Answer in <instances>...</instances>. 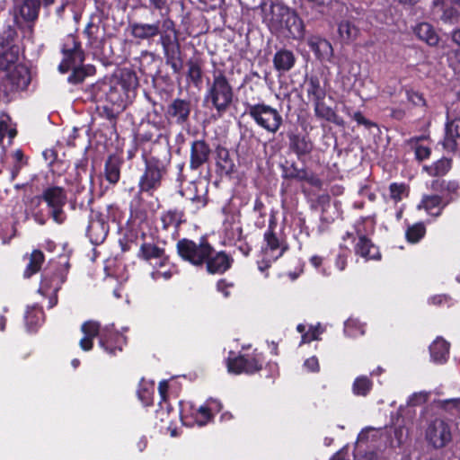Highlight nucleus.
<instances>
[{"label":"nucleus","mask_w":460,"mask_h":460,"mask_svg":"<svg viewBox=\"0 0 460 460\" xmlns=\"http://www.w3.org/2000/svg\"><path fill=\"white\" fill-rule=\"evenodd\" d=\"M175 250L178 257L197 269H206L210 275H222L228 271L234 258L226 251H217L206 235L198 241L183 237L177 241Z\"/></svg>","instance_id":"obj_1"},{"label":"nucleus","mask_w":460,"mask_h":460,"mask_svg":"<svg viewBox=\"0 0 460 460\" xmlns=\"http://www.w3.org/2000/svg\"><path fill=\"white\" fill-rule=\"evenodd\" d=\"M144 170L138 180L137 194L153 196L167 176L172 163V152L168 144L154 142L149 148H142Z\"/></svg>","instance_id":"obj_2"},{"label":"nucleus","mask_w":460,"mask_h":460,"mask_svg":"<svg viewBox=\"0 0 460 460\" xmlns=\"http://www.w3.org/2000/svg\"><path fill=\"white\" fill-rule=\"evenodd\" d=\"M137 86L138 79L136 73L125 69L120 72L119 76L105 77L92 84L86 89V93L93 102L126 108Z\"/></svg>","instance_id":"obj_3"},{"label":"nucleus","mask_w":460,"mask_h":460,"mask_svg":"<svg viewBox=\"0 0 460 460\" xmlns=\"http://www.w3.org/2000/svg\"><path fill=\"white\" fill-rule=\"evenodd\" d=\"M234 87L224 69L216 68L212 72V81L208 83L205 100L216 110L218 117H223L234 102Z\"/></svg>","instance_id":"obj_4"},{"label":"nucleus","mask_w":460,"mask_h":460,"mask_svg":"<svg viewBox=\"0 0 460 460\" xmlns=\"http://www.w3.org/2000/svg\"><path fill=\"white\" fill-rule=\"evenodd\" d=\"M281 185L280 192H287L293 182H297L301 186L304 194L308 192L305 185L313 187L318 190L323 187V181L316 172H313L307 166L303 164L299 166L294 160H286L280 164Z\"/></svg>","instance_id":"obj_5"},{"label":"nucleus","mask_w":460,"mask_h":460,"mask_svg":"<svg viewBox=\"0 0 460 460\" xmlns=\"http://www.w3.org/2000/svg\"><path fill=\"white\" fill-rule=\"evenodd\" d=\"M163 31L159 35L158 43L162 46L165 64L173 74H180L183 68V59L179 40V31L175 22L167 16L162 21Z\"/></svg>","instance_id":"obj_6"},{"label":"nucleus","mask_w":460,"mask_h":460,"mask_svg":"<svg viewBox=\"0 0 460 460\" xmlns=\"http://www.w3.org/2000/svg\"><path fill=\"white\" fill-rule=\"evenodd\" d=\"M375 230L373 223L367 225L366 217H360L354 224V232H346L342 240L352 239L354 244V253L356 256L363 258L365 261H380L382 258L379 247L376 245L368 237Z\"/></svg>","instance_id":"obj_7"},{"label":"nucleus","mask_w":460,"mask_h":460,"mask_svg":"<svg viewBox=\"0 0 460 460\" xmlns=\"http://www.w3.org/2000/svg\"><path fill=\"white\" fill-rule=\"evenodd\" d=\"M243 106L247 114L254 123L269 133L276 134L283 125L280 112L264 102L251 103L244 102Z\"/></svg>","instance_id":"obj_8"},{"label":"nucleus","mask_w":460,"mask_h":460,"mask_svg":"<svg viewBox=\"0 0 460 460\" xmlns=\"http://www.w3.org/2000/svg\"><path fill=\"white\" fill-rule=\"evenodd\" d=\"M265 357L262 352L254 349L252 353L234 355L230 351L226 359L227 371L234 375H254L262 369Z\"/></svg>","instance_id":"obj_9"},{"label":"nucleus","mask_w":460,"mask_h":460,"mask_svg":"<svg viewBox=\"0 0 460 460\" xmlns=\"http://www.w3.org/2000/svg\"><path fill=\"white\" fill-rule=\"evenodd\" d=\"M61 62L58 65V71L61 74L68 73L72 67L82 65L85 60V53L78 36L70 33L66 35L60 42Z\"/></svg>","instance_id":"obj_10"},{"label":"nucleus","mask_w":460,"mask_h":460,"mask_svg":"<svg viewBox=\"0 0 460 460\" xmlns=\"http://www.w3.org/2000/svg\"><path fill=\"white\" fill-rule=\"evenodd\" d=\"M41 199L49 208V216L58 225L63 224L66 219L64 207L67 202V193L64 187L50 185L43 189Z\"/></svg>","instance_id":"obj_11"},{"label":"nucleus","mask_w":460,"mask_h":460,"mask_svg":"<svg viewBox=\"0 0 460 460\" xmlns=\"http://www.w3.org/2000/svg\"><path fill=\"white\" fill-rule=\"evenodd\" d=\"M278 226L277 217L274 213L270 215L268 229L263 234V245L261 252L264 255H269L272 261H277L288 250V245L285 239L278 236L276 229Z\"/></svg>","instance_id":"obj_12"},{"label":"nucleus","mask_w":460,"mask_h":460,"mask_svg":"<svg viewBox=\"0 0 460 460\" xmlns=\"http://www.w3.org/2000/svg\"><path fill=\"white\" fill-rule=\"evenodd\" d=\"M69 268L70 264L68 261L50 264L41 275L40 291L43 293L50 291L58 293L61 289L62 285L66 281Z\"/></svg>","instance_id":"obj_13"},{"label":"nucleus","mask_w":460,"mask_h":460,"mask_svg":"<svg viewBox=\"0 0 460 460\" xmlns=\"http://www.w3.org/2000/svg\"><path fill=\"white\" fill-rule=\"evenodd\" d=\"M192 107L190 98H174L166 105L164 118L170 124L184 127L190 123Z\"/></svg>","instance_id":"obj_14"},{"label":"nucleus","mask_w":460,"mask_h":460,"mask_svg":"<svg viewBox=\"0 0 460 460\" xmlns=\"http://www.w3.org/2000/svg\"><path fill=\"white\" fill-rule=\"evenodd\" d=\"M109 231L110 226L106 221L105 215L101 211L91 208L86 227V236L90 242L95 245L102 243L107 238Z\"/></svg>","instance_id":"obj_15"},{"label":"nucleus","mask_w":460,"mask_h":460,"mask_svg":"<svg viewBox=\"0 0 460 460\" xmlns=\"http://www.w3.org/2000/svg\"><path fill=\"white\" fill-rule=\"evenodd\" d=\"M127 344V337L116 331L114 325L100 326L99 345L110 356L121 352Z\"/></svg>","instance_id":"obj_16"},{"label":"nucleus","mask_w":460,"mask_h":460,"mask_svg":"<svg viewBox=\"0 0 460 460\" xmlns=\"http://www.w3.org/2000/svg\"><path fill=\"white\" fill-rule=\"evenodd\" d=\"M165 243L160 245L159 242H148L144 240L139 246L137 257L140 261H144L149 263L155 261V265L157 267H164L170 261V257L166 253Z\"/></svg>","instance_id":"obj_17"},{"label":"nucleus","mask_w":460,"mask_h":460,"mask_svg":"<svg viewBox=\"0 0 460 460\" xmlns=\"http://www.w3.org/2000/svg\"><path fill=\"white\" fill-rule=\"evenodd\" d=\"M426 439L434 448H442L452 440L451 428L442 419L432 420L426 429Z\"/></svg>","instance_id":"obj_18"},{"label":"nucleus","mask_w":460,"mask_h":460,"mask_svg":"<svg viewBox=\"0 0 460 460\" xmlns=\"http://www.w3.org/2000/svg\"><path fill=\"white\" fill-rule=\"evenodd\" d=\"M212 155V149L205 139H195L190 147L189 167L191 171H198L208 164Z\"/></svg>","instance_id":"obj_19"},{"label":"nucleus","mask_w":460,"mask_h":460,"mask_svg":"<svg viewBox=\"0 0 460 460\" xmlns=\"http://www.w3.org/2000/svg\"><path fill=\"white\" fill-rule=\"evenodd\" d=\"M11 91H24L31 82V69L26 65L20 63L4 76Z\"/></svg>","instance_id":"obj_20"},{"label":"nucleus","mask_w":460,"mask_h":460,"mask_svg":"<svg viewBox=\"0 0 460 460\" xmlns=\"http://www.w3.org/2000/svg\"><path fill=\"white\" fill-rule=\"evenodd\" d=\"M128 31L131 37L137 40H153L159 37L162 28V21L157 20L154 22H129Z\"/></svg>","instance_id":"obj_21"},{"label":"nucleus","mask_w":460,"mask_h":460,"mask_svg":"<svg viewBox=\"0 0 460 460\" xmlns=\"http://www.w3.org/2000/svg\"><path fill=\"white\" fill-rule=\"evenodd\" d=\"M215 172L220 178H230L235 172V164L230 151L221 145L215 148Z\"/></svg>","instance_id":"obj_22"},{"label":"nucleus","mask_w":460,"mask_h":460,"mask_svg":"<svg viewBox=\"0 0 460 460\" xmlns=\"http://www.w3.org/2000/svg\"><path fill=\"white\" fill-rule=\"evenodd\" d=\"M40 5L39 0H16L13 23L22 28L17 14L26 22H34L39 16Z\"/></svg>","instance_id":"obj_23"},{"label":"nucleus","mask_w":460,"mask_h":460,"mask_svg":"<svg viewBox=\"0 0 460 460\" xmlns=\"http://www.w3.org/2000/svg\"><path fill=\"white\" fill-rule=\"evenodd\" d=\"M280 23L289 32L294 39L302 38L305 34V26L301 18L296 12L288 7L280 8Z\"/></svg>","instance_id":"obj_24"},{"label":"nucleus","mask_w":460,"mask_h":460,"mask_svg":"<svg viewBox=\"0 0 460 460\" xmlns=\"http://www.w3.org/2000/svg\"><path fill=\"white\" fill-rule=\"evenodd\" d=\"M161 137L162 134L159 133L156 125L148 120L139 125L137 131L134 134V141L136 146L142 150V148H146V143H150L151 146L154 142H160Z\"/></svg>","instance_id":"obj_25"},{"label":"nucleus","mask_w":460,"mask_h":460,"mask_svg":"<svg viewBox=\"0 0 460 460\" xmlns=\"http://www.w3.org/2000/svg\"><path fill=\"white\" fill-rule=\"evenodd\" d=\"M451 202L452 199H444L438 194L423 195L418 208H423L431 217H438Z\"/></svg>","instance_id":"obj_26"},{"label":"nucleus","mask_w":460,"mask_h":460,"mask_svg":"<svg viewBox=\"0 0 460 460\" xmlns=\"http://www.w3.org/2000/svg\"><path fill=\"white\" fill-rule=\"evenodd\" d=\"M458 139H460V118H456L446 122L443 148L447 152L456 153L459 148Z\"/></svg>","instance_id":"obj_27"},{"label":"nucleus","mask_w":460,"mask_h":460,"mask_svg":"<svg viewBox=\"0 0 460 460\" xmlns=\"http://www.w3.org/2000/svg\"><path fill=\"white\" fill-rule=\"evenodd\" d=\"M289 148L296 155L298 161L305 163L306 155L314 149V143L306 135L291 134L289 136Z\"/></svg>","instance_id":"obj_28"},{"label":"nucleus","mask_w":460,"mask_h":460,"mask_svg":"<svg viewBox=\"0 0 460 460\" xmlns=\"http://www.w3.org/2000/svg\"><path fill=\"white\" fill-rule=\"evenodd\" d=\"M304 85L307 99L313 104L320 101H324L327 92L325 86L322 85L320 76L317 75H306Z\"/></svg>","instance_id":"obj_29"},{"label":"nucleus","mask_w":460,"mask_h":460,"mask_svg":"<svg viewBox=\"0 0 460 460\" xmlns=\"http://www.w3.org/2000/svg\"><path fill=\"white\" fill-rule=\"evenodd\" d=\"M430 189L441 193L444 199H452V202L460 197V183L457 181L433 180Z\"/></svg>","instance_id":"obj_30"},{"label":"nucleus","mask_w":460,"mask_h":460,"mask_svg":"<svg viewBox=\"0 0 460 460\" xmlns=\"http://www.w3.org/2000/svg\"><path fill=\"white\" fill-rule=\"evenodd\" d=\"M81 332L84 337L79 341V346L84 351H89L93 347V339L100 333V323L97 321H85L81 325Z\"/></svg>","instance_id":"obj_31"},{"label":"nucleus","mask_w":460,"mask_h":460,"mask_svg":"<svg viewBox=\"0 0 460 460\" xmlns=\"http://www.w3.org/2000/svg\"><path fill=\"white\" fill-rule=\"evenodd\" d=\"M205 61L199 56H193L187 60V79L195 87H199L202 84L203 67Z\"/></svg>","instance_id":"obj_32"},{"label":"nucleus","mask_w":460,"mask_h":460,"mask_svg":"<svg viewBox=\"0 0 460 460\" xmlns=\"http://www.w3.org/2000/svg\"><path fill=\"white\" fill-rule=\"evenodd\" d=\"M162 228L168 230L170 227H174L176 231L180 226L186 223L185 211L183 208H170L161 215Z\"/></svg>","instance_id":"obj_33"},{"label":"nucleus","mask_w":460,"mask_h":460,"mask_svg":"<svg viewBox=\"0 0 460 460\" xmlns=\"http://www.w3.org/2000/svg\"><path fill=\"white\" fill-rule=\"evenodd\" d=\"M100 23L101 20L95 22L94 19L92 18L84 30V34L86 36L88 45L91 48L99 49L102 44L104 29L101 28Z\"/></svg>","instance_id":"obj_34"},{"label":"nucleus","mask_w":460,"mask_h":460,"mask_svg":"<svg viewBox=\"0 0 460 460\" xmlns=\"http://www.w3.org/2000/svg\"><path fill=\"white\" fill-rule=\"evenodd\" d=\"M94 201L93 188L86 189L84 186L76 187L72 208H78L80 210H89L93 208L92 205Z\"/></svg>","instance_id":"obj_35"},{"label":"nucleus","mask_w":460,"mask_h":460,"mask_svg":"<svg viewBox=\"0 0 460 460\" xmlns=\"http://www.w3.org/2000/svg\"><path fill=\"white\" fill-rule=\"evenodd\" d=\"M296 60L293 51L281 49L274 54L273 66L277 71L284 73L294 67Z\"/></svg>","instance_id":"obj_36"},{"label":"nucleus","mask_w":460,"mask_h":460,"mask_svg":"<svg viewBox=\"0 0 460 460\" xmlns=\"http://www.w3.org/2000/svg\"><path fill=\"white\" fill-rule=\"evenodd\" d=\"M123 161L115 155L108 156L104 164V175L106 181L114 185L119 182L120 179V168Z\"/></svg>","instance_id":"obj_37"},{"label":"nucleus","mask_w":460,"mask_h":460,"mask_svg":"<svg viewBox=\"0 0 460 460\" xmlns=\"http://www.w3.org/2000/svg\"><path fill=\"white\" fill-rule=\"evenodd\" d=\"M429 349L432 361L438 364L447 362L449 356L450 344L446 340L438 337L429 345Z\"/></svg>","instance_id":"obj_38"},{"label":"nucleus","mask_w":460,"mask_h":460,"mask_svg":"<svg viewBox=\"0 0 460 460\" xmlns=\"http://www.w3.org/2000/svg\"><path fill=\"white\" fill-rule=\"evenodd\" d=\"M413 32L418 39L426 42L430 47H435L438 44L439 37L434 27L429 22L417 24L413 29Z\"/></svg>","instance_id":"obj_39"},{"label":"nucleus","mask_w":460,"mask_h":460,"mask_svg":"<svg viewBox=\"0 0 460 460\" xmlns=\"http://www.w3.org/2000/svg\"><path fill=\"white\" fill-rule=\"evenodd\" d=\"M71 74L67 77L70 84L77 85L82 84L86 77L92 76L96 73V68L93 65H77L72 67Z\"/></svg>","instance_id":"obj_40"},{"label":"nucleus","mask_w":460,"mask_h":460,"mask_svg":"<svg viewBox=\"0 0 460 460\" xmlns=\"http://www.w3.org/2000/svg\"><path fill=\"white\" fill-rule=\"evenodd\" d=\"M313 106L314 115L318 119H323L336 125H342V119L332 108L325 104L324 101L317 102L316 103H314Z\"/></svg>","instance_id":"obj_41"},{"label":"nucleus","mask_w":460,"mask_h":460,"mask_svg":"<svg viewBox=\"0 0 460 460\" xmlns=\"http://www.w3.org/2000/svg\"><path fill=\"white\" fill-rule=\"evenodd\" d=\"M45 261V255L41 250L35 249L29 257V262L23 271V277L30 279L40 271Z\"/></svg>","instance_id":"obj_42"},{"label":"nucleus","mask_w":460,"mask_h":460,"mask_svg":"<svg viewBox=\"0 0 460 460\" xmlns=\"http://www.w3.org/2000/svg\"><path fill=\"white\" fill-rule=\"evenodd\" d=\"M24 320L28 331L36 332L44 321V312L42 308L37 305L28 307Z\"/></svg>","instance_id":"obj_43"},{"label":"nucleus","mask_w":460,"mask_h":460,"mask_svg":"<svg viewBox=\"0 0 460 460\" xmlns=\"http://www.w3.org/2000/svg\"><path fill=\"white\" fill-rule=\"evenodd\" d=\"M452 164V159L442 157L430 165H425L423 170L431 177H442L451 170Z\"/></svg>","instance_id":"obj_44"},{"label":"nucleus","mask_w":460,"mask_h":460,"mask_svg":"<svg viewBox=\"0 0 460 460\" xmlns=\"http://www.w3.org/2000/svg\"><path fill=\"white\" fill-rule=\"evenodd\" d=\"M16 25L7 24L0 31V48H19Z\"/></svg>","instance_id":"obj_45"},{"label":"nucleus","mask_w":460,"mask_h":460,"mask_svg":"<svg viewBox=\"0 0 460 460\" xmlns=\"http://www.w3.org/2000/svg\"><path fill=\"white\" fill-rule=\"evenodd\" d=\"M19 55L20 48H0V70L6 71L17 65Z\"/></svg>","instance_id":"obj_46"},{"label":"nucleus","mask_w":460,"mask_h":460,"mask_svg":"<svg viewBox=\"0 0 460 460\" xmlns=\"http://www.w3.org/2000/svg\"><path fill=\"white\" fill-rule=\"evenodd\" d=\"M423 139L424 137H413L408 141L411 148L414 151V156L418 162L427 160L431 155V148L421 144Z\"/></svg>","instance_id":"obj_47"},{"label":"nucleus","mask_w":460,"mask_h":460,"mask_svg":"<svg viewBox=\"0 0 460 460\" xmlns=\"http://www.w3.org/2000/svg\"><path fill=\"white\" fill-rule=\"evenodd\" d=\"M307 45L317 58H323L325 54L332 50V45L327 40L316 36L308 39Z\"/></svg>","instance_id":"obj_48"},{"label":"nucleus","mask_w":460,"mask_h":460,"mask_svg":"<svg viewBox=\"0 0 460 460\" xmlns=\"http://www.w3.org/2000/svg\"><path fill=\"white\" fill-rule=\"evenodd\" d=\"M427 229L423 222L409 226L405 231L406 241L410 243H419L426 234Z\"/></svg>","instance_id":"obj_49"},{"label":"nucleus","mask_w":460,"mask_h":460,"mask_svg":"<svg viewBox=\"0 0 460 460\" xmlns=\"http://www.w3.org/2000/svg\"><path fill=\"white\" fill-rule=\"evenodd\" d=\"M252 212L255 214L254 226L263 228L266 226L267 208L260 196L254 199Z\"/></svg>","instance_id":"obj_50"},{"label":"nucleus","mask_w":460,"mask_h":460,"mask_svg":"<svg viewBox=\"0 0 460 460\" xmlns=\"http://www.w3.org/2000/svg\"><path fill=\"white\" fill-rule=\"evenodd\" d=\"M373 388L372 380L367 376H358L352 385V392L357 396H367Z\"/></svg>","instance_id":"obj_51"},{"label":"nucleus","mask_w":460,"mask_h":460,"mask_svg":"<svg viewBox=\"0 0 460 460\" xmlns=\"http://www.w3.org/2000/svg\"><path fill=\"white\" fill-rule=\"evenodd\" d=\"M103 106L102 111H100V116L109 120L112 128L116 130L117 118L118 115L125 109L122 107H118L115 105H111L103 102Z\"/></svg>","instance_id":"obj_52"},{"label":"nucleus","mask_w":460,"mask_h":460,"mask_svg":"<svg viewBox=\"0 0 460 460\" xmlns=\"http://www.w3.org/2000/svg\"><path fill=\"white\" fill-rule=\"evenodd\" d=\"M390 198L395 203L400 202L403 197L409 194V186L404 182H392L389 185Z\"/></svg>","instance_id":"obj_53"},{"label":"nucleus","mask_w":460,"mask_h":460,"mask_svg":"<svg viewBox=\"0 0 460 460\" xmlns=\"http://www.w3.org/2000/svg\"><path fill=\"white\" fill-rule=\"evenodd\" d=\"M139 2L142 7L157 11L160 13H163L164 11L166 13L169 11V0H139Z\"/></svg>","instance_id":"obj_54"},{"label":"nucleus","mask_w":460,"mask_h":460,"mask_svg":"<svg viewBox=\"0 0 460 460\" xmlns=\"http://www.w3.org/2000/svg\"><path fill=\"white\" fill-rule=\"evenodd\" d=\"M405 95L407 101L411 102L413 106L421 108L427 107L426 99L424 98L423 93H420L419 91H416L411 88L406 89Z\"/></svg>","instance_id":"obj_55"},{"label":"nucleus","mask_w":460,"mask_h":460,"mask_svg":"<svg viewBox=\"0 0 460 460\" xmlns=\"http://www.w3.org/2000/svg\"><path fill=\"white\" fill-rule=\"evenodd\" d=\"M137 396L145 406L152 405L154 396V386L140 384L139 388L137 390Z\"/></svg>","instance_id":"obj_56"},{"label":"nucleus","mask_w":460,"mask_h":460,"mask_svg":"<svg viewBox=\"0 0 460 460\" xmlns=\"http://www.w3.org/2000/svg\"><path fill=\"white\" fill-rule=\"evenodd\" d=\"M75 169L76 187H82L83 175H86L88 171V159L86 157L79 159L75 164Z\"/></svg>","instance_id":"obj_57"},{"label":"nucleus","mask_w":460,"mask_h":460,"mask_svg":"<svg viewBox=\"0 0 460 460\" xmlns=\"http://www.w3.org/2000/svg\"><path fill=\"white\" fill-rule=\"evenodd\" d=\"M339 33L343 40H349L356 37L357 29L348 21H343L339 24Z\"/></svg>","instance_id":"obj_58"},{"label":"nucleus","mask_w":460,"mask_h":460,"mask_svg":"<svg viewBox=\"0 0 460 460\" xmlns=\"http://www.w3.org/2000/svg\"><path fill=\"white\" fill-rule=\"evenodd\" d=\"M214 419L213 413L206 404L201 405L195 415V420L199 426H205Z\"/></svg>","instance_id":"obj_59"},{"label":"nucleus","mask_w":460,"mask_h":460,"mask_svg":"<svg viewBox=\"0 0 460 460\" xmlns=\"http://www.w3.org/2000/svg\"><path fill=\"white\" fill-rule=\"evenodd\" d=\"M323 330H321L320 326H311L308 331H306L304 335L301 337V344L302 343H309L313 341L320 340V335L322 334Z\"/></svg>","instance_id":"obj_60"},{"label":"nucleus","mask_w":460,"mask_h":460,"mask_svg":"<svg viewBox=\"0 0 460 460\" xmlns=\"http://www.w3.org/2000/svg\"><path fill=\"white\" fill-rule=\"evenodd\" d=\"M340 248L341 251L337 254L334 263H335V267L339 270H344L348 265V257H349L350 251L346 247L343 250L342 245H341Z\"/></svg>","instance_id":"obj_61"},{"label":"nucleus","mask_w":460,"mask_h":460,"mask_svg":"<svg viewBox=\"0 0 460 460\" xmlns=\"http://www.w3.org/2000/svg\"><path fill=\"white\" fill-rule=\"evenodd\" d=\"M107 214L105 215L106 221L119 223L121 219L122 213L117 205L111 204L106 208Z\"/></svg>","instance_id":"obj_62"},{"label":"nucleus","mask_w":460,"mask_h":460,"mask_svg":"<svg viewBox=\"0 0 460 460\" xmlns=\"http://www.w3.org/2000/svg\"><path fill=\"white\" fill-rule=\"evenodd\" d=\"M441 407L451 414H460V399H448L442 402Z\"/></svg>","instance_id":"obj_63"},{"label":"nucleus","mask_w":460,"mask_h":460,"mask_svg":"<svg viewBox=\"0 0 460 460\" xmlns=\"http://www.w3.org/2000/svg\"><path fill=\"white\" fill-rule=\"evenodd\" d=\"M351 118L358 123V125L364 126L367 129L377 127L376 122L365 118L360 111L354 112Z\"/></svg>","instance_id":"obj_64"}]
</instances>
